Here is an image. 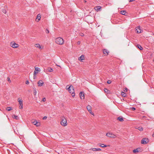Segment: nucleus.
<instances>
[{"label": "nucleus", "mask_w": 154, "mask_h": 154, "mask_svg": "<svg viewBox=\"0 0 154 154\" xmlns=\"http://www.w3.org/2000/svg\"><path fill=\"white\" fill-rule=\"evenodd\" d=\"M103 54L105 55H107L108 54L109 51L105 49L103 50Z\"/></svg>", "instance_id": "obj_15"}, {"label": "nucleus", "mask_w": 154, "mask_h": 154, "mask_svg": "<svg viewBox=\"0 0 154 154\" xmlns=\"http://www.w3.org/2000/svg\"><path fill=\"white\" fill-rule=\"evenodd\" d=\"M7 110L8 111H10L12 110V109L11 107H8L7 108Z\"/></svg>", "instance_id": "obj_25"}, {"label": "nucleus", "mask_w": 154, "mask_h": 154, "mask_svg": "<svg viewBox=\"0 0 154 154\" xmlns=\"http://www.w3.org/2000/svg\"><path fill=\"white\" fill-rule=\"evenodd\" d=\"M18 117L17 116H16V115H13V118L14 119H17V118Z\"/></svg>", "instance_id": "obj_29"}, {"label": "nucleus", "mask_w": 154, "mask_h": 154, "mask_svg": "<svg viewBox=\"0 0 154 154\" xmlns=\"http://www.w3.org/2000/svg\"><path fill=\"white\" fill-rule=\"evenodd\" d=\"M79 35L80 36H84V34L82 33H80Z\"/></svg>", "instance_id": "obj_33"}, {"label": "nucleus", "mask_w": 154, "mask_h": 154, "mask_svg": "<svg viewBox=\"0 0 154 154\" xmlns=\"http://www.w3.org/2000/svg\"><path fill=\"white\" fill-rule=\"evenodd\" d=\"M37 68H35V70L36 71H37L38 70V69H37Z\"/></svg>", "instance_id": "obj_44"}, {"label": "nucleus", "mask_w": 154, "mask_h": 154, "mask_svg": "<svg viewBox=\"0 0 154 154\" xmlns=\"http://www.w3.org/2000/svg\"><path fill=\"white\" fill-rule=\"evenodd\" d=\"M7 80L8 82H9L10 83L11 82V81L10 80V79L9 77H8L7 78Z\"/></svg>", "instance_id": "obj_30"}, {"label": "nucleus", "mask_w": 154, "mask_h": 154, "mask_svg": "<svg viewBox=\"0 0 154 154\" xmlns=\"http://www.w3.org/2000/svg\"><path fill=\"white\" fill-rule=\"evenodd\" d=\"M48 70L49 72H52L53 71V69L51 68H49Z\"/></svg>", "instance_id": "obj_28"}, {"label": "nucleus", "mask_w": 154, "mask_h": 154, "mask_svg": "<svg viewBox=\"0 0 154 154\" xmlns=\"http://www.w3.org/2000/svg\"><path fill=\"white\" fill-rule=\"evenodd\" d=\"M47 118V117L46 116H44L43 118V119L44 120H45Z\"/></svg>", "instance_id": "obj_37"}, {"label": "nucleus", "mask_w": 154, "mask_h": 154, "mask_svg": "<svg viewBox=\"0 0 154 154\" xmlns=\"http://www.w3.org/2000/svg\"><path fill=\"white\" fill-rule=\"evenodd\" d=\"M41 18V15L40 14H38L36 18V20L38 22L39 20H40Z\"/></svg>", "instance_id": "obj_12"}, {"label": "nucleus", "mask_w": 154, "mask_h": 154, "mask_svg": "<svg viewBox=\"0 0 154 154\" xmlns=\"http://www.w3.org/2000/svg\"><path fill=\"white\" fill-rule=\"evenodd\" d=\"M135 108H134V107H132V110L134 111V110H135Z\"/></svg>", "instance_id": "obj_42"}, {"label": "nucleus", "mask_w": 154, "mask_h": 154, "mask_svg": "<svg viewBox=\"0 0 154 154\" xmlns=\"http://www.w3.org/2000/svg\"><path fill=\"white\" fill-rule=\"evenodd\" d=\"M35 46L36 48L40 49H43L44 48V46L40 45L39 44H35Z\"/></svg>", "instance_id": "obj_8"}, {"label": "nucleus", "mask_w": 154, "mask_h": 154, "mask_svg": "<svg viewBox=\"0 0 154 154\" xmlns=\"http://www.w3.org/2000/svg\"><path fill=\"white\" fill-rule=\"evenodd\" d=\"M104 91L105 92L107 93H108L109 91H108V89H107V88H104Z\"/></svg>", "instance_id": "obj_26"}, {"label": "nucleus", "mask_w": 154, "mask_h": 154, "mask_svg": "<svg viewBox=\"0 0 154 154\" xmlns=\"http://www.w3.org/2000/svg\"><path fill=\"white\" fill-rule=\"evenodd\" d=\"M80 98L81 99H84L85 98L84 93L83 92H81L79 93Z\"/></svg>", "instance_id": "obj_10"}, {"label": "nucleus", "mask_w": 154, "mask_h": 154, "mask_svg": "<svg viewBox=\"0 0 154 154\" xmlns=\"http://www.w3.org/2000/svg\"><path fill=\"white\" fill-rule=\"evenodd\" d=\"M69 86L68 85H67L66 87V89L68 90V87H69Z\"/></svg>", "instance_id": "obj_40"}, {"label": "nucleus", "mask_w": 154, "mask_h": 154, "mask_svg": "<svg viewBox=\"0 0 154 154\" xmlns=\"http://www.w3.org/2000/svg\"><path fill=\"white\" fill-rule=\"evenodd\" d=\"M84 59V55H82L81 57H79V60H83Z\"/></svg>", "instance_id": "obj_19"}, {"label": "nucleus", "mask_w": 154, "mask_h": 154, "mask_svg": "<svg viewBox=\"0 0 154 154\" xmlns=\"http://www.w3.org/2000/svg\"><path fill=\"white\" fill-rule=\"evenodd\" d=\"M118 119L120 122H122L124 121V119L122 117H118Z\"/></svg>", "instance_id": "obj_16"}, {"label": "nucleus", "mask_w": 154, "mask_h": 154, "mask_svg": "<svg viewBox=\"0 0 154 154\" xmlns=\"http://www.w3.org/2000/svg\"><path fill=\"white\" fill-rule=\"evenodd\" d=\"M149 142V139L147 138H144L141 141V143L143 144H146Z\"/></svg>", "instance_id": "obj_6"}, {"label": "nucleus", "mask_w": 154, "mask_h": 154, "mask_svg": "<svg viewBox=\"0 0 154 154\" xmlns=\"http://www.w3.org/2000/svg\"><path fill=\"white\" fill-rule=\"evenodd\" d=\"M2 11L4 14H6V11L5 9H2Z\"/></svg>", "instance_id": "obj_27"}, {"label": "nucleus", "mask_w": 154, "mask_h": 154, "mask_svg": "<svg viewBox=\"0 0 154 154\" xmlns=\"http://www.w3.org/2000/svg\"><path fill=\"white\" fill-rule=\"evenodd\" d=\"M63 150V148H61V150L60 151V152H62V151Z\"/></svg>", "instance_id": "obj_41"}, {"label": "nucleus", "mask_w": 154, "mask_h": 154, "mask_svg": "<svg viewBox=\"0 0 154 154\" xmlns=\"http://www.w3.org/2000/svg\"><path fill=\"white\" fill-rule=\"evenodd\" d=\"M138 149H138L137 148V149H134L133 150V151L134 153H137V152H139Z\"/></svg>", "instance_id": "obj_22"}, {"label": "nucleus", "mask_w": 154, "mask_h": 154, "mask_svg": "<svg viewBox=\"0 0 154 154\" xmlns=\"http://www.w3.org/2000/svg\"><path fill=\"white\" fill-rule=\"evenodd\" d=\"M42 101L44 102H45L46 101V98L45 97L43 98Z\"/></svg>", "instance_id": "obj_35"}, {"label": "nucleus", "mask_w": 154, "mask_h": 154, "mask_svg": "<svg viewBox=\"0 0 154 154\" xmlns=\"http://www.w3.org/2000/svg\"><path fill=\"white\" fill-rule=\"evenodd\" d=\"M56 43L58 45H62L64 42L63 39L61 37H58L55 40Z\"/></svg>", "instance_id": "obj_2"}, {"label": "nucleus", "mask_w": 154, "mask_h": 154, "mask_svg": "<svg viewBox=\"0 0 154 154\" xmlns=\"http://www.w3.org/2000/svg\"><path fill=\"white\" fill-rule=\"evenodd\" d=\"M35 75H34L33 79H35Z\"/></svg>", "instance_id": "obj_45"}, {"label": "nucleus", "mask_w": 154, "mask_h": 154, "mask_svg": "<svg viewBox=\"0 0 154 154\" xmlns=\"http://www.w3.org/2000/svg\"><path fill=\"white\" fill-rule=\"evenodd\" d=\"M34 125H36L37 126H38L40 125L39 123H38L36 121H35L32 122Z\"/></svg>", "instance_id": "obj_14"}, {"label": "nucleus", "mask_w": 154, "mask_h": 154, "mask_svg": "<svg viewBox=\"0 0 154 154\" xmlns=\"http://www.w3.org/2000/svg\"><path fill=\"white\" fill-rule=\"evenodd\" d=\"M10 46L13 48H16L18 47V45L14 42H12L10 43Z\"/></svg>", "instance_id": "obj_4"}, {"label": "nucleus", "mask_w": 154, "mask_h": 154, "mask_svg": "<svg viewBox=\"0 0 154 154\" xmlns=\"http://www.w3.org/2000/svg\"><path fill=\"white\" fill-rule=\"evenodd\" d=\"M37 91H36V89H35L34 90V95H35L36 94H37Z\"/></svg>", "instance_id": "obj_31"}, {"label": "nucleus", "mask_w": 154, "mask_h": 154, "mask_svg": "<svg viewBox=\"0 0 154 154\" xmlns=\"http://www.w3.org/2000/svg\"><path fill=\"white\" fill-rule=\"evenodd\" d=\"M106 136L108 137L115 138L116 137V136L114 134L112 133L111 132H108L106 134Z\"/></svg>", "instance_id": "obj_5"}, {"label": "nucleus", "mask_w": 154, "mask_h": 154, "mask_svg": "<svg viewBox=\"0 0 154 154\" xmlns=\"http://www.w3.org/2000/svg\"><path fill=\"white\" fill-rule=\"evenodd\" d=\"M153 137H154V134H153L152 135Z\"/></svg>", "instance_id": "obj_46"}, {"label": "nucleus", "mask_w": 154, "mask_h": 154, "mask_svg": "<svg viewBox=\"0 0 154 154\" xmlns=\"http://www.w3.org/2000/svg\"><path fill=\"white\" fill-rule=\"evenodd\" d=\"M43 83L44 82L42 80H40L38 81L37 83L38 86L39 87L42 86Z\"/></svg>", "instance_id": "obj_11"}, {"label": "nucleus", "mask_w": 154, "mask_h": 154, "mask_svg": "<svg viewBox=\"0 0 154 154\" xmlns=\"http://www.w3.org/2000/svg\"><path fill=\"white\" fill-rule=\"evenodd\" d=\"M87 109L89 112L91 114L93 115L94 113L91 112V106L89 105H88L87 106Z\"/></svg>", "instance_id": "obj_9"}, {"label": "nucleus", "mask_w": 154, "mask_h": 154, "mask_svg": "<svg viewBox=\"0 0 154 154\" xmlns=\"http://www.w3.org/2000/svg\"><path fill=\"white\" fill-rule=\"evenodd\" d=\"M18 101L19 102V104L20 105L19 106V108L20 109H22L23 108V100L22 99H20L19 98H18Z\"/></svg>", "instance_id": "obj_7"}, {"label": "nucleus", "mask_w": 154, "mask_h": 154, "mask_svg": "<svg viewBox=\"0 0 154 154\" xmlns=\"http://www.w3.org/2000/svg\"><path fill=\"white\" fill-rule=\"evenodd\" d=\"M137 47L141 50H142L143 49V48L140 45H137Z\"/></svg>", "instance_id": "obj_18"}, {"label": "nucleus", "mask_w": 154, "mask_h": 154, "mask_svg": "<svg viewBox=\"0 0 154 154\" xmlns=\"http://www.w3.org/2000/svg\"><path fill=\"white\" fill-rule=\"evenodd\" d=\"M126 12L125 11H120V13L123 15H125Z\"/></svg>", "instance_id": "obj_21"}, {"label": "nucleus", "mask_w": 154, "mask_h": 154, "mask_svg": "<svg viewBox=\"0 0 154 154\" xmlns=\"http://www.w3.org/2000/svg\"><path fill=\"white\" fill-rule=\"evenodd\" d=\"M92 150L94 151H101V150L100 148H93L92 149Z\"/></svg>", "instance_id": "obj_20"}, {"label": "nucleus", "mask_w": 154, "mask_h": 154, "mask_svg": "<svg viewBox=\"0 0 154 154\" xmlns=\"http://www.w3.org/2000/svg\"><path fill=\"white\" fill-rule=\"evenodd\" d=\"M98 145L99 146H100L102 147H106L107 146H106V145H105L104 144H101L100 143Z\"/></svg>", "instance_id": "obj_17"}, {"label": "nucleus", "mask_w": 154, "mask_h": 154, "mask_svg": "<svg viewBox=\"0 0 154 154\" xmlns=\"http://www.w3.org/2000/svg\"><path fill=\"white\" fill-rule=\"evenodd\" d=\"M45 32H46L47 33H48L49 32V30L48 29H46V30Z\"/></svg>", "instance_id": "obj_36"}, {"label": "nucleus", "mask_w": 154, "mask_h": 154, "mask_svg": "<svg viewBox=\"0 0 154 154\" xmlns=\"http://www.w3.org/2000/svg\"><path fill=\"white\" fill-rule=\"evenodd\" d=\"M111 82V81L109 80L107 82V83L108 84H110Z\"/></svg>", "instance_id": "obj_34"}, {"label": "nucleus", "mask_w": 154, "mask_h": 154, "mask_svg": "<svg viewBox=\"0 0 154 154\" xmlns=\"http://www.w3.org/2000/svg\"><path fill=\"white\" fill-rule=\"evenodd\" d=\"M68 90L69 92L72 95V96L73 97H74L75 96V91L74 89L73 88V87L71 85L68 88Z\"/></svg>", "instance_id": "obj_1"}, {"label": "nucleus", "mask_w": 154, "mask_h": 154, "mask_svg": "<svg viewBox=\"0 0 154 154\" xmlns=\"http://www.w3.org/2000/svg\"><path fill=\"white\" fill-rule=\"evenodd\" d=\"M125 94L123 92V94H122V96L124 97H125Z\"/></svg>", "instance_id": "obj_38"}, {"label": "nucleus", "mask_w": 154, "mask_h": 154, "mask_svg": "<svg viewBox=\"0 0 154 154\" xmlns=\"http://www.w3.org/2000/svg\"><path fill=\"white\" fill-rule=\"evenodd\" d=\"M62 121L61 122V124L63 126H66V119L63 116L62 117Z\"/></svg>", "instance_id": "obj_3"}, {"label": "nucleus", "mask_w": 154, "mask_h": 154, "mask_svg": "<svg viewBox=\"0 0 154 154\" xmlns=\"http://www.w3.org/2000/svg\"><path fill=\"white\" fill-rule=\"evenodd\" d=\"M38 73L37 72H36L35 70L34 72L33 75H35L36 74Z\"/></svg>", "instance_id": "obj_32"}, {"label": "nucleus", "mask_w": 154, "mask_h": 154, "mask_svg": "<svg viewBox=\"0 0 154 154\" xmlns=\"http://www.w3.org/2000/svg\"><path fill=\"white\" fill-rule=\"evenodd\" d=\"M58 66H59V67H60V66H59V65H57Z\"/></svg>", "instance_id": "obj_47"}, {"label": "nucleus", "mask_w": 154, "mask_h": 154, "mask_svg": "<svg viewBox=\"0 0 154 154\" xmlns=\"http://www.w3.org/2000/svg\"><path fill=\"white\" fill-rule=\"evenodd\" d=\"M136 30L137 33H139L141 32V30L140 27H136Z\"/></svg>", "instance_id": "obj_13"}, {"label": "nucleus", "mask_w": 154, "mask_h": 154, "mask_svg": "<svg viewBox=\"0 0 154 154\" xmlns=\"http://www.w3.org/2000/svg\"><path fill=\"white\" fill-rule=\"evenodd\" d=\"M80 41H78V42H77V44H78V45H79L80 44Z\"/></svg>", "instance_id": "obj_43"}, {"label": "nucleus", "mask_w": 154, "mask_h": 154, "mask_svg": "<svg viewBox=\"0 0 154 154\" xmlns=\"http://www.w3.org/2000/svg\"><path fill=\"white\" fill-rule=\"evenodd\" d=\"M138 129L140 131H142L143 130V128L141 126H140L138 128Z\"/></svg>", "instance_id": "obj_24"}, {"label": "nucleus", "mask_w": 154, "mask_h": 154, "mask_svg": "<svg viewBox=\"0 0 154 154\" xmlns=\"http://www.w3.org/2000/svg\"><path fill=\"white\" fill-rule=\"evenodd\" d=\"M29 82L28 81H27L26 82V84H29Z\"/></svg>", "instance_id": "obj_39"}, {"label": "nucleus", "mask_w": 154, "mask_h": 154, "mask_svg": "<svg viewBox=\"0 0 154 154\" xmlns=\"http://www.w3.org/2000/svg\"><path fill=\"white\" fill-rule=\"evenodd\" d=\"M100 9H101V7L100 6H98L95 8V9L97 11H99Z\"/></svg>", "instance_id": "obj_23"}]
</instances>
